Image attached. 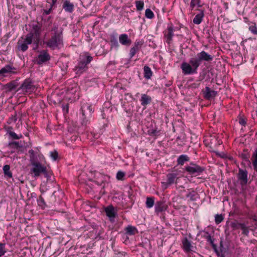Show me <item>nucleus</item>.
<instances>
[{
  "label": "nucleus",
  "instance_id": "17",
  "mask_svg": "<svg viewBox=\"0 0 257 257\" xmlns=\"http://www.w3.org/2000/svg\"><path fill=\"white\" fill-rule=\"evenodd\" d=\"M151 100V97L150 96L146 94H143L141 95V98L140 99L141 103L142 105L146 106L150 103Z\"/></svg>",
  "mask_w": 257,
  "mask_h": 257
},
{
  "label": "nucleus",
  "instance_id": "27",
  "mask_svg": "<svg viewBox=\"0 0 257 257\" xmlns=\"http://www.w3.org/2000/svg\"><path fill=\"white\" fill-rule=\"evenodd\" d=\"M201 7L200 0H191L190 3V7L193 10L195 7L199 8Z\"/></svg>",
  "mask_w": 257,
  "mask_h": 257
},
{
  "label": "nucleus",
  "instance_id": "4",
  "mask_svg": "<svg viewBox=\"0 0 257 257\" xmlns=\"http://www.w3.org/2000/svg\"><path fill=\"white\" fill-rule=\"evenodd\" d=\"M20 89L24 93L31 94L36 91L37 87L31 79L28 78L23 82Z\"/></svg>",
  "mask_w": 257,
  "mask_h": 257
},
{
  "label": "nucleus",
  "instance_id": "40",
  "mask_svg": "<svg viewBox=\"0 0 257 257\" xmlns=\"http://www.w3.org/2000/svg\"><path fill=\"white\" fill-rule=\"evenodd\" d=\"M252 165L253 166L254 169L257 171V151L255 152V158L252 161Z\"/></svg>",
  "mask_w": 257,
  "mask_h": 257
},
{
  "label": "nucleus",
  "instance_id": "30",
  "mask_svg": "<svg viewBox=\"0 0 257 257\" xmlns=\"http://www.w3.org/2000/svg\"><path fill=\"white\" fill-rule=\"evenodd\" d=\"M145 16L146 18L151 19L154 17V14L150 9H147L145 11Z\"/></svg>",
  "mask_w": 257,
  "mask_h": 257
},
{
  "label": "nucleus",
  "instance_id": "46",
  "mask_svg": "<svg viewBox=\"0 0 257 257\" xmlns=\"http://www.w3.org/2000/svg\"><path fill=\"white\" fill-rule=\"evenodd\" d=\"M206 238H207V240L208 241H209L211 243H213V240H212V237L210 235H208L207 236Z\"/></svg>",
  "mask_w": 257,
  "mask_h": 257
},
{
  "label": "nucleus",
  "instance_id": "5",
  "mask_svg": "<svg viewBox=\"0 0 257 257\" xmlns=\"http://www.w3.org/2000/svg\"><path fill=\"white\" fill-rule=\"evenodd\" d=\"M32 168L31 170V173L34 174V177L39 176L41 173H46L47 172L46 167L38 162L33 161L31 163Z\"/></svg>",
  "mask_w": 257,
  "mask_h": 257
},
{
  "label": "nucleus",
  "instance_id": "19",
  "mask_svg": "<svg viewBox=\"0 0 257 257\" xmlns=\"http://www.w3.org/2000/svg\"><path fill=\"white\" fill-rule=\"evenodd\" d=\"M238 179L243 183H246L247 181V172L240 170L238 173Z\"/></svg>",
  "mask_w": 257,
  "mask_h": 257
},
{
  "label": "nucleus",
  "instance_id": "7",
  "mask_svg": "<svg viewBox=\"0 0 257 257\" xmlns=\"http://www.w3.org/2000/svg\"><path fill=\"white\" fill-rule=\"evenodd\" d=\"M50 59V56L47 51L42 50L39 52L36 57V62L38 64H42Z\"/></svg>",
  "mask_w": 257,
  "mask_h": 257
},
{
  "label": "nucleus",
  "instance_id": "10",
  "mask_svg": "<svg viewBox=\"0 0 257 257\" xmlns=\"http://www.w3.org/2000/svg\"><path fill=\"white\" fill-rule=\"evenodd\" d=\"M182 248L186 253H189L192 251L193 246L190 241L187 237H184L182 239Z\"/></svg>",
  "mask_w": 257,
  "mask_h": 257
},
{
  "label": "nucleus",
  "instance_id": "2",
  "mask_svg": "<svg viewBox=\"0 0 257 257\" xmlns=\"http://www.w3.org/2000/svg\"><path fill=\"white\" fill-rule=\"evenodd\" d=\"M212 60V56L202 51L197 53L196 57L190 58L188 62H182L181 65L182 73L184 75L196 74L197 73L198 67L201 64V61H210Z\"/></svg>",
  "mask_w": 257,
  "mask_h": 257
},
{
  "label": "nucleus",
  "instance_id": "14",
  "mask_svg": "<svg viewBox=\"0 0 257 257\" xmlns=\"http://www.w3.org/2000/svg\"><path fill=\"white\" fill-rule=\"evenodd\" d=\"M105 212L106 215L110 220L113 219L116 215L117 212L112 205H109L105 208Z\"/></svg>",
  "mask_w": 257,
  "mask_h": 257
},
{
  "label": "nucleus",
  "instance_id": "37",
  "mask_svg": "<svg viewBox=\"0 0 257 257\" xmlns=\"http://www.w3.org/2000/svg\"><path fill=\"white\" fill-rule=\"evenodd\" d=\"M223 218L221 215L217 214L215 216V221L216 224H219L223 220Z\"/></svg>",
  "mask_w": 257,
  "mask_h": 257
},
{
  "label": "nucleus",
  "instance_id": "45",
  "mask_svg": "<svg viewBox=\"0 0 257 257\" xmlns=\"http://www.w3.org/2000/svg\"><path fill=\"white\" fill-rule=\"evenodd\" d=\"M239 122L242 125H244L246 124V121L243 118H240L239 120Z\"/></svg>",
  "mask_w": 257,
  "mask_h": 257
},
{
  "label": "nucleus",
  "instance_id": "18",
  "mask_svg": "<svg viewBox=\"0 0 257 257\" xmlns=\"http://www.w3.org/2000/svg\"><path fill=\"white\" fill-rule=\"evenodd\" d=\"M63 8L65 11L69 13H72L74 10L73 4L68 1H66L64 2L63 5Z\"/></svg>",
  "mask_w": 257,
  "mask_h": 257
},
{
  "label": "nucleus",
  "instance_id": "28",
  "mask_svg": "<svg viewBox=\"0 0 257 257\" xmlns=\"http://www.w3.org/2000/svg\"><path fill=\"white\" fill-rule=\"evenodd\" d=\"M187 197L190 200H195L197 197V194L195 191H191L187 195Z\"/></svg>",
  "mask_w": 257,
  "mask_h": 257
},
{
  "label": "nucleus",
  "instance_id": "15",
  "mask_svg": "<svg viewBox=\"0 0 257 257\" xmlns=\"http://www.w3.org/2000/svg\"><path fill=\"white\" fill-rule=\"evenodd\" d=\"M204 16V12L202 10L200 11V13L197 14L193 19V23L196 25L200 24L202 22Z\"/></svg>",
  "mask_w": 257,
  "mask_h": 257
},
{
  "label": "nucleus",
  "instance_id": "3",
  "mask_svg": "<svg viewBox=\"0 0 257 257\" xmlns=\"http://www.w3.org/2000/svg\"><path fill=\"white\" fill-rule=\"evenodd\" d=\"M51 37L47 42H45L50 48L54 50L60 48L63 46L62 31L59 30L57 27H54L51 30Z\"/></svg>",
  "mask_w": 257,
  "mask_h": 257
},
{
  "label": "nucleus",
  "instance_id": "47",
  "mask_svg": "<svg viewBox=\"0 0 257 257\" xmlns=\"http://www.w3.org/2000/svg\"><path fill=\"white\" fill-rule=\"evenodd\" d=\"M87 108L89 110L90 113H91L93 111V108H92V107L91 105H88L87 106Z\"/></svg>",
  "mask_w": 257,
  "mask_h": 257
},
{
  "label": "nucleus",
  "instance_id": "1",
  "mask_svg": "<svg viewBox=\"0 0 257 257\" xmlns=\"http://www.w3.org/2000/svg\"><path fill=\"white\" fill-rule=\"evenodd\" d=\"M30 32L25 36L21 37L17 43V49L19 51L25 52L28 49V45L33 42L36 45L34 49L38 48L40 41L41 26L38 24L29 25Z\"/></svg>",
  "mask_w": 257,
  "mask_h": 257
},
{
  "label": "nucleus",
  "instance_id": "12",
  "mask_svg": "<svg viewBox=\"0 0 257 257\" xmlns=\"http://www.w3.org/2000/svg\"><path fill=\"white\" fill-rule=\"evenodd\" d=\"M167 182L166 183H162L163 184L166 185V186L170 185L176 182L177 180V174L176 173H170L167 176ZM167 186H166V188Z\"/></svg>",
  "mask_w": 257,
  "mask_h": 257
},
{
  "label": "nucleus",
  "instance_id": "32",
  "mask_svg": "<svg viewBox=\"0 0 257 257\" xmlns=\"http://www.w3.org/2000/svg\"><path fill=\"white\" fill-rule=\"evenodd\" d=\"M143 44V42L142 41L137 40L134 43V46L133 47L139 50L141 48Z\"/></svg>",
  "mask_w": 257,
  "mask_h": 257
},
{
  "label": "nucleus",
  "instance_id": "38",
  "mask_svg": "<svg viewBox=\"0 0 257 257\" xmlns=\"http://www.w3.org/2000/svg\"><path fill=\"white\" fill-rule=\"evenodd\" d=\"M110 41L111 43L112 46H115V47H117L118 46L117 39L114 36H111Z\"/></svg>",
  "mask_w": 257,
  "mask_h": 257
},
{
  "label": "nucleus",
  "instance_id": "36",
  "mask_svg": "<svg viewBox=\"0 0 257 257\" xmlns=\"http://www.w3.org/2000/svg\"><path fill=\"white\" fill-rule=\"evenodd\" d=\"M249 30L253 34L257 35V27L253 24L249 27Z\"/></svg>",
  "mask_w": 257,
  "mask_h": 257
},
{
  "label": "nucleus",
  "instance_id": "48",
  "mask_svg": "<svg viewBox=\"0 0 257 257\" xmlns=\"http://www.w3.org/2000/svg\"><path fill=\"white\" fill-rule=\"evenodd\" d=\"M57 1L58 0H52V3L51 4V7H52V8H53V6L55 5Z\"/></svg>",
  "mask_w": 257,
  "mask_h": 257
},
{
  "label": "nucleus",
  "instance_id": "25",
  "mask_svg": "<svg viewBox=\"0 0 257 257\" xmlns=\"http://www.w3.org/2000/svg\"><path fill=\"white\" fill-rule=\"evenodd\" d=\"M135 5L137 11H141L143 10L144 3L143 1H136L135 2Z\"/></svg>",
  "mask_w": 257,
  "mask_h": 257
},
{
  "label": "nucleus",
  "instance_id": "43",
  "mask_svg": "<svg viewBox=\"0 0 257 257\" xmlns=\"http://www.w3.org/2000/svg\"><path fill=\"white\" fill-rule=\"evenodd\" d=\"M52 9L53 8H52V7H50L49 10H45L44 11V13L46 15H49L51 12Z\"/></svg>",
  "mask_w": 257,
  "mask_h": 257
},
{
  "label": "nucleus",
  "instance_id": "34",
  "mask_svg": "<svg viewBox=\"0 0 257 257\" xmlns=\"http://www.w3.org/2000/svg\"><path fill=\"white\" fill-rule=\"evenodd\" d=\"M38 205L41 206L42 208H44L45 206H46L44 199L41 196H40L39 197V199L38 200Z\"/></svg>",
  "mask_w": 257,
  "mask_h": 257
},
{
  "label": "nucleus",
  "instance_id": "35",
  "mask_svg": "<svg viewBox=\"0 0 257 257\" xmlns=\"http://www.w3.org/2000/svg\"><path fill=\"white\" fill-rule=\"evenodd\" d=\"M50 155L53 161H56L58 158V153L56 151L54 150L50 153Z\"/></svg>",
  "mask_w": 257,
  "mask_h": 257
},
{
  "label": "nucleus",
  "instance_id": "20",
  "mask_svg": "<svg viewBox=\"0 0 257 257\" xmlns=\"http://www.w3.org/2000/svg\"><path fill=\"white\" fill-rule=\"evenodd\" d=\"M166 209V206L162 202H158L155 206V212L159 213L165 211Z\"/></svg>",
  "mask_w": 257,
  "mask_h": 257
},
{
  "label": "nucleus",
  "instance_id": "33",
  "mask_svg": "<svg viewBox=\"0 0 257 257\" xmlns=\"http://www.w3.org/2000/svg\"><path fill=\"white\" fill-rule=\"evenodd\" d=\"M125 176V173L123 172L119 171L116 176V178L118 180H123Z\"/></svg>",
  "mask_w": 257,
  "mask_h": 257
},
{
  "label": "nucleus",
  "instance_id": "6",
  "mask_svg": "<svg viewBox=\"0 0 257 257\" xmlns=\"http://www.w3.org/2000/svg\"><path fill=\"white\" fill-rule=\"evenodd\" d=\"M17 73V69L10 65H6L0 70V79Z\"/></svg>",
  "mask_w": 257,
  "mask_h": 257
},
{
  "label": "nucleus",
  "instance_id": "8",
  "mask_svg": "<svg viewBox=\"0 0 257 257\" xmlns=\"http://www.w3.org/2000/svg\"><path fill=\"white\" fill-rule=\"evenodd\" d=\"M185 170L190 174H199L203 169L198 165L191 163L189 165L185 167Z\"/></svg>",
  "mask_w": 257,
  "mask_h": 257
},
{
  "label": "nucleus",
  "instance_id": "49",
  "mask_svg": "<svg viewBox=\"0 0 257 257\" xmlns=\"http://www.w3.org/2000/svg\"><path fill=\"white\" fill-rule=\"evenodd\" d=\"M29 153L31 155H34V151L33 150H30L29 151Z\"/></svg>",
  "mask_w": 257,
  "mask_h": 257
},
{
  "label": "nucleus",
  "instance_id": "16",
  "mask_svg": "<svg viewBox=\"0 0 257 257\" xmlns=\"http://www.w3.org/2000/svg\"><path fill=\"white\" fill-rule=\"evenodd\" d=\"M87 64L85 63V62H80L76 68L77 73H82L84 71H86L87 68Z\"/></svg>",
  "mask_w": 257,
  "mask_h": 257
},
{
  "label": "nucleus",
  "instance_id": "41",
  "mask_svg": "<svg viewBox=\"0 0 257 257\" xmlns=\"http://www.w3.org/2000/svg\"><path fill=\"white\" fill-rule=\"evenodd\" d=\"M92 57L90 56H86V62H85V63L88 64L92 60Z\"/></svg>",
  "mask_w": 257,
  "mask_h": 257
},
{
  "label": "nucleus",
  "instance_id": "21",
  "mask_svg": "<svg viewBox=\"0 0 257 257\" xmlns=\"http://www.w3.org/2000/svg\"><path fill=\"white\" fill-rule=\"evenodd\" d=\"M126 233L130 235H133L138 233L136 227L132 225H128L125 228Z\"/></svg>",
  "mask_w": 257,
  "mask_h": 257
},
{
  "label": "nucleus",
  "instance_id": "22",
  "mask_svg": "<svg viewBox=\"0 0 257 257\" xmlns=\"http://www.w3.org/2000/svg\"><path fill=\"white\" fill-rule=\"evenodd\" d=\"M144 71L145 78L148 79L151 78L152 75V72L151 68L149 66H145L144 68Z\"/></svg>",
  "mask_w": 257,
  "mask_h": 257
},
{
  "label": "nucleus",
  "instance_id": "24",
  "mask_svg": "<svg viewBox=\"0 0 257 257\" xmlns=\"http://www.w3.org/2000/svg\"><path fill=\"white\" fill-rule=\"evenodd\" d=\"M3 171L6 176L9 178L12 177V173L10 171V167L8 165H6L3 167Z\"/></svg>",
  "mask_w": 257,
  "mask_h": 257
},
{
  "label": "nucleus",
  "instance_id": "31",
  "mask_svg": "<svg viewBox=\"0 0 257 257\" xmlns=\"http://www.w3.org/2000/svg\"><path fill=\"white\" fill-rule=\"evenodd\" d=\"M8 133L9 135L14 139L18 140L22 138V135H20V136H18L17 135L15 132L9 131L8 132Z\"/></svg>",
  "mask_w": 257,
  "mask_h": 257
},
{
  "label": "nucleus",
  "instance_id": "23",
  "mask_svg": "<svg viewBox=\"0 0 257 257\" xmlns=\"http://www.w3.org/2000/svg\"><path fill=\"white\" fill-rule=\"evenodd\" d=\"M189 160V157L187 155H182L178 158L177 163L179 165H183L185 162L188 161Z\"/></svg>",
  "mask_w": 257,
  "mask_h": 257
},
{
  "label": "nucleus",
  "instance_id": "44",
  "mask_svg": "<svg viewBox=\"0 0 257 257\" xmlns=\"http://www.w3.org/2000/svg\"><path fill=\"white\" fill-rule=\"evenodd\" d=\"M241 228L243 230V233L246 234L248 233L247 229L243 225H241Z\"/></svg>",
  "mask_w": 257,
  "mask_h": 257
},
{
  "label": "nucleus",
  "instance_id": "26",
  "mask_svg": "<svg viewBox=\"0 0 257 257\" xmlns=\"http://www.w3.org/2000/svg\"><path fill=\"white\" fill-rule=\"evenodd\" d=\"M146 204L147 208H152L154 205V198L152 197H147L146 202Z\"/></svg>",
  "mask_w": 257,
  "mask_h": 257
},
{
  "label": "nucleus",
  "instance_id": "39",
  "mask_svg": "<svg viewBox=\"0 0 257 257\" xmlns=\"http://www.w3.org/2000/svg\"><path fill=\"white\" fill-rule=\"evenodd\" d=\"M139 51L138 50L136 49L134 47L131 48L130 49V56L131 58H132L136 54V52Z\"/></svg>",
  "mask_w": 257,
  "mask_h": 257
},
{
  "label": "nucleus",
  "instance_id": "13",
  "mask_svg": "<svg viewBox=\"0 0 257 257\" xmlns=\"http://www.w3.org/2000/svg\"><path fill=\"white\" fill-rule=\"evenodd\" d=\"M119 41L121 45L126 46H130L132 43L131 40L126 34H122L119 35Z\"/></svg>",
  "mask_w": 257,
  "mask_h": 257
},
{
  "label": "nucleus",
  "instance_id": "9",
  "mask_svg": "<svg viewBox=\"0 0 257 257\" xmlns=\"http://www.w3.org/2000/svg\"><path fill=\"white\" fill-rule=\"evenodd\" d=\"M173 31L174 27L172 24H169L167 29L164 31V37L168 44H169L172 40V37L174 35Z\"/></svg>",
  "mask_w": 257,
  "mask_h": 257
},
{
  "label": "nucleus",
  "instance_id": "29",
  "mask_svg": "<svg viewBox=\"0 0 257 257\" xmlns=\"http://www.w3.org/2000/svg\"><path fill=\"white\" fill-rule=\"evenodd\" d=\"M7 252L6 244L0 243V256H3Z\"/></svg>",
  "mask_w": 257,
  "mask_h": 257
},
{
  "label": "nucleus",
  "instance_id": "42",
  "mask_svg": "<svg viewBox=\"0 0 257 257\" xmlns=\"http://www.w3.org/2000/svg\"><path fill=\"white\" fill-rule=\"evenodd\" d=\"M158 133L159 132L157 131V130H153L152 131H151V132L150 133V134L152 136H157L158 134Z\"/></svg>",
  "mask_w": 257,
  "mask_h": 257
},
{
  "label": "nucleus",
  "instance_id": "11",
  "mask_svg": "<svg viewBox=\"0 0 257 257\" xmlns=\"http://www.w3.org/2000/svg\"><path fill=\"white\" fill-rule=\"evenodd\" d=\"M203 94L204 98L209 100L215 97L217 94V92L211 90L208 87H206L203 91Z\"/></svg>",
  "mask_w": 257,
  "mask_h": 257
}]
</instances>
